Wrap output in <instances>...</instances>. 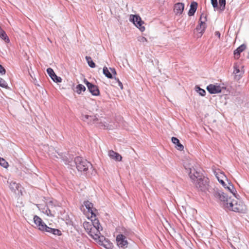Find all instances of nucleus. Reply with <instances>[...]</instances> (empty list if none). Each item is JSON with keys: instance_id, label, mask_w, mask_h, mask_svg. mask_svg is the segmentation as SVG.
<instances>
[{"instance_id": "obj_12", "label": "nucleus", "mask_w": 249, "mask_h": 249, "mask_svg": "<svg viewBox=\"0 0 249 249\" xmlns=\"http://www.w3.org/2000/svg\"><path fill=\"white\" fill-rule=\"evenodd\" d=\"M84 204L86 208L87 209L88 212L90 213L91 214L90 218H95L97 210L95 208H93L92 203L89 201H86L84 202Z\"/></svg>"}, {"instance_id": "obj_26", "label": "nucleus", "mask_w": 249, "mask_h": 249, "mask_svg": "<svg viewBox=\"0 0 249 249\" xmlns=\"http://www.w3.org/2000/svg\"><path fill=\"white\" fill-rule=\"evenodd\" d=\"M0 37L5 40L6 42H9L10 40L8 37L7 36L5 32L0 27Z\"/></svg>"}, {"instance_id": "obj_29", "label": "nucleus", "mask_w": 249, "mask_h": 249, "mask_svg": "<svg viewBox=\"0 0 249 249\" xmlns=\"http://www.w3.org/2000/svg\"><path fill=\"white\" fill-rule=\"evenodd\" d=\"M86 59L89 65V66L91 68H94L95 67V64L93 62L90 56H86Z\"/></svg>"}, {"instance_id": "obj_20", "label": "nucleus", "mask_w": 249, "mask_h": 249, "mask_svg": "<svg viewBox=\"0 0 249 249\" xmlns=\"http://www.w3.org/2000/svg\"><path fill=\"white\" fill-rule=\"evenodd\" d=\"M197 7V3L195 1H193L191 3L190 8L188 13L189 16H192L194 15L196 12Z\"/></svg>"}, {"instance_id": "obj_22", "label": "nucleus", "mask_w": 249, "mask_h": 249, "mask_svg": "<svg viewBox=\"0 0 249 249\" xmlns=\"http://www.w3.org/2000/svg\"><path fill=\"white\" fill-rule=\"evenodd\" d=\"M246 49V46L245 44H242L238 47L234 51V55L235 57L238 58L240 56V53Z\"/></svg>"}, {"instance_id": "obj_6", "label": "nucleus", "mask_w": 249, "mask_h": 249, "mask_svg": "<svg viewBox=\"0 0 249 249\" xmlns=\"http://www.w3.org/2000/svg\"><path fill=\"white\" fill-rule=\"evenodd\" d=\"M214 196L216 198H218L221 201L223 202V205L226 208H228L229 202H231V197L228 198L227 195L222 192L216 191L214 193Z\"/></svg>"}, {"instance_id": "obj_21", "label": "nucleus", "mask_w": 249, "mask_h": 249, "mask_svg": "<svg viewBox=\"0 0 249 249\" xmlns=\"http://www.w3.org/2000/svg\"><path fill=\"white\" fill-rule=\"evenodd\" d=\"M52 233L55 235H61L62 233L61 231L58 229H53L46 226V228L44 229V231Z\"/></svg>"}, {"instance_id": "obj_4", "label": "nucleus", "mask_w": 249, "mask_h": 249, "mask_svg": "<svg viewBox=\"0 0 249 249\" xmlns=\"http://www.w3.org/2000/svg\"><path fill=\"white\" fill-rule=\"evenodd\" d=\"M227 209L235 212L244 213L246 211V207L243 202L240 200H231L229 202Z\"/></svg>"}, {"instance_id": "obj_28", "label": "nucleus", "mask_w": 249, "mask_h": 249, "mask_svg": "<svg viewBox=\"0 0 249 249\" xmlns=\"http://www.w3.org/2000/svg\"><path fill=\"white\" fill-rule=\"evenodd\" d=\"M76 92L78 94H80L81 92L85 91L86 90L85 87L82 84H78L76 87Z\"/></svg>"}, {"instance_id": "obj_30", "label": "nucleus", "mask_w": 249, "mask_h": 249, "mask_svg": "<svg viewBox=\"0 0 249 249\" xmlns=\"http://www.w3.org/2000/svg\"><path fill=\"white\" fill-rule=\"evenodd\" d=\"M10 189L13 191H15L18 189V185L15 182H11L9 184Z\"/></svg>"}, {"instance_id": "obj_38", "label": "nucleus", "mask_w": 249, "mask_h": 249, "mask_svg": "<svg viewBox=\"0 0 249 249\" xmlns=\"http://www.w3.org/2000/svg\"><path fill=\"white\" fill-rule=\"evenodd\" d=\"M6 73V70L4 67L0 64V74L1 75H4Z\"/></svg>"}, {"instance_id": "obj_27", "label": "nucleus", "mask_w": 249, "mask_h": 249, "mask_svg": "<svg viewBox=\"0 0 249 249\" xmlns=\"http://www.w3.org/2000/svg\"><path fill=\"white\" fill-rule=\"evenodd\" d=\"M103 72L104 74L108 78H112V74L111 73L110 71H109L108 68L105 66L103 68Z\"/></svg>"}, {"instance_id": "obj_17", "label": "nucleus", "mask_w": 249, "mask_h": 249, "mask_svg": "<svg viewBox=\"0 0 249 249\" xmlns=\"http://www.w3.org/2000/svg\"><path fill=\"white\" fill-rule=\"evenodd\" d=\"M108 155L111 159L116 161H120L122 160V157L121 155L112 150L108 151Z\"/></svg>"}, {"instance_id": "obj_35", "label": "nucleus", "mask_w": 249, "mask_h": 249, "mask_svg": "<svg viewBox=\"0 0 249 249\" xmlns=\"http://www.w3.org/2000/svg\"><path fill=\"white\" fill-rule=\"evenodd\" d=\"M138 41L141 43H144L147 42V39L143 36H139L138 37Z\"/></svg>"}, {"instance_id": "obj_37", "label": "nucleus", "mask_w": 249, "mask_h": 249, "mask_svg": "<svg viewBox=\"0 0 249 249\" xmlns=\"http://www.w3.org/2000/svg\"><path fill=\"white\" fill-rule=\"evenodd\" d=\"M211 1L214 8H218L217 0H211Z\"/></svg>"}, {"instance_id": "obj_11", "label": "nucleus", "mask_w": 249, "mask_h": 249, "mask_svg": "<svg viewBox=\"0 0 249 249\" xmlns=\"http://www.w3.org/2000/svg\"><path fill=\"white\" fill-rule=\"evenodd\" d=\"M222 88L219 85L210 84L207 87V90L211 94H216L220 93Z\"/></svg>"}, {"instance_id": "obj_7", "label": "nucleus", "mask_w": 249, "mask_h": 249, "mask_svg": "<svg viewBox=\"0 0 249 249\" xmlns=\"http://www.w3.org/2000/svg\"><path fill=\"white\" fill-rule=\"evenodd\" d=\"M129 20L130 21L132 22L141 32H143L145 30L144 27L142 26L143 22L140 16L131 15L130 16Z\"/></svg>"}, {"instance_id": "obj_10", "label": "nucleus", "mask_w": 249, "mask_h": 249, "mask_svg": "<svg viewBox=\"0 0 249 249\" xmlns=\"http://www.w3.org/2000/svg\"><path fill=\"white\" fill-rule=\"evenodd\" d=\"M116 242L117 245L120 248H126L128 244L126 237L122 234H119L117 236Z\"/></svg>"}, {"instance_id": "obj_9", "label": "nucleus", "mask_w": 249, "mask_h": 249, "mask_svg": "<svg viewBox=\"0 0 249 249\" xmlns=\"http://www.w3.org/2000/svg\"><path fill=\"white\" fill-rule=\"evenodd\" d=\"M81 119L84 122L90 124H97L99 121L98 118L96 116H91L84 114L82 115Z\"/></svg>"}, {"instance_id": "obj_18", "label": "nucleus", "mask_w": 249, "mask_h": 249, "mask_svg": "<svg viewBox=\"0 0 249 249\" xmlns=\"http://www.w3.org/2000/svg\"><path fill=\"white\" fill-rule=\"evenodd\" d=\"M172 142L176 145V148L180 151L184 149L183 145L179 142V140L176 137H173L171 139Z\"/></svg>"}, {"instance_id": "obj_24", "label": "nucleus", "mask_w": 249, "mask_h": 249, "mask_svg": "<svg viewBox=\"0 0 249 249\" xmlns=\"http://www.w3.org/2000/svg\"><path fill=\"white\" fill-rule=\"evenodd\" d=\"M55 207H53L52 206L51 207L48 208L45 211V213L48 215L52 217H53L55 213Z\"/></svg>"}, {"instance_id": "obj_5", "label": "nucleus", "mask_w": 249, "mask_h": 249, "mask_svg": "<svg viewBox=\"0 0 249 249\" xmlns=\"http://www.w3.org/2000/svg\"><path fill=\"white\" fill-rule=\"evenodd\" d=\"M42 149L44 150L45 152H47L48 154L53 159H55V158H60L62 160H65V158L63 155V154L58 153L52 146L49 147L48 145H42Z\"/></svg>"}, {"instance_id": "obj_34", "label": "nucleus", "mask_w": 249, "mask_h": 249, "mask_svg": "<svg viewBox=\"0 0 249 249\" xmlns=\"http://www.w3.org/2000/svg\"><path fill=\"white\" fill-rule=\"evenodd\" d=\"M196 89L197 92L199 93L201 96H204L206 94V91L204 89H201L199 87H196Z\"/></svg>"}, {"instance_id": "obj_8", "label": "nucleus", "mask_w": 249, "mask_h": 249, "mask_svg": "<svg viewBox=\"0 0 249 249\" xmlns=\"http://www.w3.org/2000/svg\"><path fill=\"white\" fill-rule=\"evenodd\" d=\"M84 83L86 85L88 90L94 96H98L100 94L98 87L89 82L86 79H84Z\"/></svg>"}, {"instance_id": "obj_3", "label": "nucleus", "mask_w": 249, "mask_h": 249, "mask_svg": "<svg viewBox=\"0 0 249 249\" xmlns=\"http://www.w3.org/2000/svg\"><path fill=\"white\" fill-rule=\"evenodd\" d=\"M66 161V164H68L72 169V167L76 166L77 170L79 172H86L89 167L91 166V164L81 157H77L74 160Z\"/></svg>"}, {"instance_id": "obj_32", "label": "nucleus", "mask_w": 249, "mask_h": 249, "mask_svg": "<svg viewBox=\"0 0 249 249\" xmlns=\"http://www.w3.org/2000/svg\"><path fill=\"white\" fill-rule=\"evenodd\" d=\"M0 86L3 88H5V89L9 88L6 82L4 79H3L2 78H1L0 77Z\"/></svg>"}, {"instance_id": "obj_2", "label": "nucleus", "mask_w": 249, "mask_h": 249, "mask_svg": "<svg viewBox=\"0 0 249 249\" xmlns=\"http://www.w3.org/2000/svg\"><path fill=\"white\" fill-rule=\"evenodd\" d=\"M90 222L85 221L83 227L88 234L94 240H96L101 235L100 231L103 228L99 221L95 218H90Z\"/></svg>"}, {"instance_id": "obj_25", "label": "nucleus", "mask_w": 249, "mask_h": 249, "mask_svg": "<svg viewBox=\"0 0 249 249\" xmlns=\"http://www.w3.org/2000/svg\"><path fill=\"white\" fill-rule=\"evenodd\" d=\"M226 0H219V7L216 8L219 12H223L225 9Z\"/></svg>"}, {"instance_id": "obj_16", "label": "nucleus", "mask_w": 249, "mask_h": 249, "mask_svg": "<svg viewBox=\"0 0 249 249\" xmlns=\"http://www.w3.org/2000/svg\"><path fill=\"white\" fill-rule=\"evenodd\" d=\"M184 9V4L182 2H178L175 4L174 11L176 15L182 14Z\"/></svg>"}, {"instance_id": "obj_13", "label": "nucleus", "mask_w": 249, "mask_h": 249, "mask_svg": "<svg viewBox=\"0 0 249 249\" xmlns=\"http://www.w3.org/2000/svg\"><path fill=\"white\" fill-rule=\"evenodd\" d=\"M34 221L36 227L40 231H44V229L46 228V225L42 221V219L38 216L35 215L34 217Z\"/></svg>"}, {"instance_id": "obj_31", "label": "nucleus", "mask_w": 249, "mask_h": 249, "mask_svg": "<svg viewBox=\"0 0 249 249\" xmlns=\"http://www.w3.org/2000/svg\"><path fill=\"white\" fill-rule=\"evenodd\" d=\"M0 165L5 168L8 167V162L3 159L0 157Z\"/></svg>"}, {"instance_id": "obj_33", "label": "nucleus", "mask_w": 249, "mask_h": 249, "mask_svg": "<svg viewBox=\"0 0 249 249\" xmlns=\"http://www.w3.org/2000/svg\"><path fill=\"white\" fill-rule=\"evenodd\" d=\"M51 78L54 82H55L56 83L61 82L62 81V78L60 77L57 76L55 74V73L53 75V76H52V77H51Z\"/></svg>"}, {"instance_id": "obj_1", "label": "nucleus", "mask_w": 249, "mask_h": 249, "mask_svg": "<svg viewBox=\"0 0 249 249\" xmlns=\"http://www.w3.org/2000/svg\"><path fill=\"white\" fill-rule=\"evenodd\" d=\"M193 164V163H190L188 165L184 166L189 177L199 191L206 193L209 191V180L208 178L203 177L200 171Z\"/></svg>"}, {"instance_id": "obj_39", "label": "nucleus", "mask_w": 249, "mask_h": 249, "mask_svg": "<svg viewBox=\"0 0 249 249\" xmlns=\"http://www.w3.org/2000/svg\"><path fill=\"white\" fill-rule=\"evenodd\" d=\"M115 80L117 82V83L118 84V86L120 87V88L121 89H123V84L122 83V82L119 80V79L118 78H115Z\"/></svg>"}, {"instance_id": "obj_42", "label": "nucleus", "mask_w": 249, "mask_h": 249, "mask_svg": "<svg viewBox=\"0 0 249 249\" xmlns=\"http://www.w3.org/2000/svg\"><path fill=\"white\" fill-rule=\"evenodd\" d=\"M215 36H217L219 38L220 37V33L219 31H216L214 33Z\"/></svg>"}, {"instance_id": "obj_19", "label": "nucleus", "mask_w": 249, "mask_h": 249, "mask_svg": "<svg viewBox=\"0 0 249 249\" xmlns=\"http://www.w3.org/2000/svg\"><path fill=\"white\" fill-rule=\"evenodd\" d=\"M215 176L218 179V181L222 184V185L226 188V184L224 181V179H226V177L223 173H216Z\"/></svg>"}, {"instance_id": "obj_41", "label": "nucleus", "mask_w": 249, "mask_h": 249, "mask_svg": "<svg viewBox=\"0 0 249 249\" xmlns=\"http://www.w3.org/2000/svg\"><path fill=\"white\" fill-rule=\"evenodd\" d=\"M109 70L110 71V72L112 75H116V71L114 68H109Z\"/></svg>"}, {"instance_id": "obj_43", "label": "nucleus", "mask_w": 249, "mask_h": 249, "mask_svg": "<svg viewBox=\"0 0 249 249\" xmlns=\"http://www.w3.org/2000/svg\"><path fill=\"white\" fill-rule=\"evenodd\" d=\"M201 15H202V17H203V18H202V20H204V17H206V16H204V15H203V14H202Z\"/></svg>"}, {"instance_id": "obj_36", "label": "nucleus", "mask_w": 249, "mask_h": 249, "mask_svg": "<svg viewBox=\"0 0 249 249\" xmlns=\"http://www.w3.org/2000/svg\"><path fill=\"white\" fill-rule=\"evenodd\" d=\"M47 72L51 78L55 74L53 70L51 68H49L47 69Z\"/></svg>"}, {"instance_id": "obj_15", "label": "nucleus", "mask_w": 249, "mask_h": 249, "mask_svg": "<svg viewBox=\"0 0 249 249\" xmlns=\"http://www.w3.org/2000/svg\"><path fill=\"white\" fill-rule=\"evenodd\" d=\"M202 18H203L202 15H201V17L200 18V23L199 25H198L197 27H196V30L200 34V36H202V34L203 33V32H204V31L206 28V24H205V22L207 20L206 17H204V20H202Z\"/></svg>"}, {"instance_id": "obj_23", "label": "nucleus", "mask_w": 249, "mask_h": 249, "mask_svg": "<svg viewBox=\"0 0 249 249\" xmlns=\"http://www.w3.org/2000/svg\"><path fill=\"white\" fill-rule=\"evenodd\" d=\"M226 189H227L236 198H237L236 196V190L234 188L233 185L230 182H228V185H226Z\"/></svg>"}, {"instance_id": "obj_14", "label": "nucleus", "mask_w": 249, "mask_h": 249, "mask_svg": "<svg viewBox=\"0 0 249 249\" xmlns=\"http://www.w3.org/2000/svg\"><path fill=\"white\" fill-rule=\"evenodd\" d=\"M96 241L98 242L100 245L103 246L106 249H108L110 247V241L106 239V238L103 235H101L96 240Z\"/></svg>"}, {"instance_id": "obj_40", "label": "nucleus", "mask_w": 249, "mask_h": 249, "mask_svg": "<svg viewBox=\"0 0 249 249\" xmlns=\"http://www.w3.org/2000/svg\"><path fill=\"white\" fill-rule=\"evenodd\" d=\"M234 69L233 73L234 74H236L240 72L239 69L238 68H237V67L234 66Z\"/></svg>"}]
</instances>
